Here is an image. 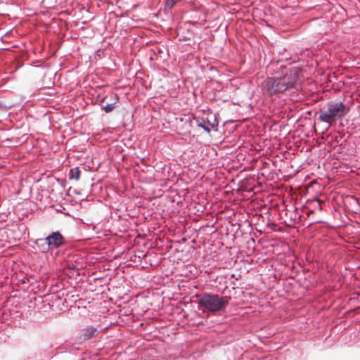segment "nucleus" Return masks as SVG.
Returning <instances> with one entry per match:
<instances>
[{"label":"nucleus","instance_id":"2","mask_svg":"<svg viewBox=\"0 0 360 360\" xmlns=\"http://www.w3.org/2000/svg\"><path fill=\"white\" fill-rule=\"evenodd\" d=\"M229 300L226 297L217 295L204 294L199 300V304L210 312H217L223 310L228 304Z\"/></svg>","mask_w":360,"mask_h":360},{"label":"nucleus","instance_id":"3","mask_svg":"<svg viewBox=\"0 0 360 360\" xmlns=\"http://www.w3.org/2000/svg\"><path fill=\"white\" fill-rule=\"evenodd\" d=\"M347 112L345 105L342 102H337L328 105L327 110L319 115L320 120L329 124L336 118L344 117Z\"/></svg>","mask_w":360,"mask_h":360},{"label":"nucleus","instance_id":"6","mask_svg":"<svg viewBox=\"0 0 360 360\" xmlns=\"http://www.w3.org/2000/svg\"><path fill=\"white\" fill-rule=\"evenodd\" d=\"M110 99L112 102L111 103H108L105 105H103L102 108L105 112H110L111 111L113 110V109L115 107V104L117 102L118 97L117 94H112L110 95Z\"/></svg>","mask_w":360,"mask_h":360},{"label":"nucleus","instance_id":"9","mask_svg":"<svg viewBox=\"0 0 360 360\" xmlns=\"http://www.w3.org/2000/svg\"><path fill=\"white\" fill-rule=\"evenodd\" d=\"M7 141H11V142L12 140L11 139V140L10 139H7Z\"/></svg>","mask_w":360,"mask_h":360},{"label":"nucleus","instance_id":"7","mask_svg":"<svg viewBox=\"0 0 360 360\" xmlns=\"http://www.w3.org/2000/svg\"><path fill=\"white\" fill-rule=\"evenodd\" d=\"M96 331V328H94L93 326L88 327L85 330V331L84 333V338L85 339H90V338H91L94 335Z\"/></svg>","mask_w":360,"mask_h":360},{"label":"nucleus","instance_id":"1","mask_svg":"<svg viewBox=\"0 0 360 360\" xmlns=\"http://www.w3.org/2000/svg\"><path fill=\"white\" fill-rule=\"evenodd\" d=\"M281 75L275 77L268 78L266 81V88L270 94L283 93L295 84L297 79V70L283 68Z\"/></svg>","mask_w":360,"mask_h":360},{"label":"nucleus","instance_id":"5","mask_svg":"<svg viewBox=\"0 0 360 360\" xmlns=\"http://www.w3.org/2000/svg\"><path fill=\"white\" fill-rule=\"evenodd\" d=\"M63 238L59 232H53L44 239L49 249H56L63 244Z\"/></svg>","mask_w":360,"mask_h":360},{"label":"nucleus","instance_id":"4","mask_svg":"<svg viewBox=\"0 0 360 360\" xmlns=\"http://www.w3.org/2000/svg\"><path fill=\"white\" fill-rule=\"evenodd\" d=\"M195 122L198 127L202 128L207 132L216 130L218 125L217 117L212 112L207 113L205 117L200 119H195Z\"/></svg>","mask_w":360,"mask_h":360},{"label":"nucleus","instance_id":"8","mask_svg":"<svg viewBox=\"0 0 360 360\" xmlns=\"http://www.w3.org/2000/svg\"><path fill=\"white\" fill-rule=\"evenodd\" d=\"M80 170L77 167L71 169L69 172V178L77 181L79 179Z\"/></svg>","mask_w":360,"mask_h":360}]
</instances>
